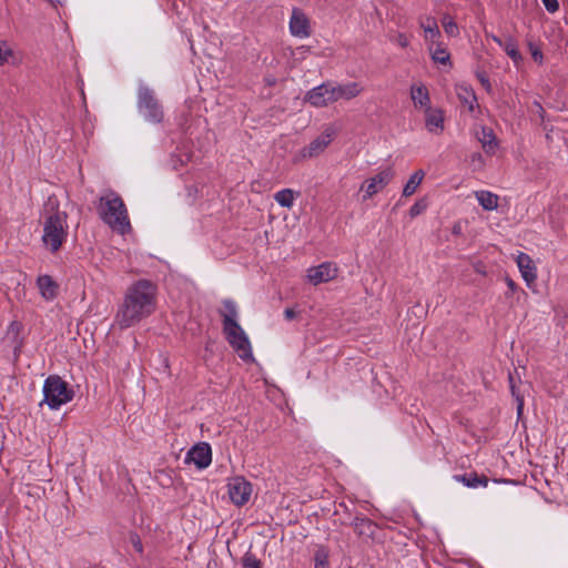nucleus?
I'll return each instance as SVG.
<instances>
[{"label": "nucleus", "instance_id": "3", "mask_svg": "<svg viewBox=\"0 0 568 568\" xmlns=\"http://www.w3.org/2000/svg\"><path fill=\"white\" fill-rule=\"evenodd\" d=\"M219 313L223 321V333L229 344L237 353L240 358L243 361H252L253 353L251 342L245 331L239 324L236 303L232 300H224L223 308L220 310Z\"/></svg>", "mask_w": 568, "mask_h": 568}, {"label": "nucleus", "instance_id": "26", "mask_svg": "<svg viewBox=\"0 0 568 568\" xmlns=\"http://www.w3.org/2000/svg\"><path fill=\"white\" fill-rule=\"evenodd\" d=\"M424 176L425 172L423 170H417L415 173H413L408 179L407 183L404 185L403 195H413L416 192L417 187L420 185L422 181L424 180Z\"/></svg>", "mask_w": 568, "mask_h": 568}, {"label": "nucleus", "instance_id": "13", "mask_svg": "<svg viewBox=\"0 0 568 568\" xmlns=\"http://www.w3.org/2000/svg\"><path fill=\"white\" fill-rule=\"evenodd\" d=\"M290 32L293 37L305 39L311 36V23L307 16L298 8L292 10Z\"/></svg>", "mask_w": 568, "mask_h": 568}, {"label": "nucleus", "instance_id": "15", "mask_svg": "<svg viewBox=\"0 0 568 568\" xmlns=\"http://www.w3.org/2000/svg\"><path fill=\"white\" fill-rule=\"evenodd\" d=\"M517 266L521 276L528 286H531L537 280V268L531 257L526 253H519L516 257Z\"/></svg>", "mask_w": 568, "mask_h": 568}, {"label": "nucleus", "instance_id": "18", "mask_svg": "<svg viewBox=\"0 0 568 568\" xmlns=\"http://www.w3.org/2000/svg\"><path fill=\"white\" fill-rule=\"evenodd\" d=\"M410 99L415 108H419L423 111L432 108V101L428 89L423 83H414L410 87Z\"/></svg>", "mask_w": 568, "mask_h": 568}, {"label": "nucleus", "instance_id": "19", "mask_svg": "<svg viewBox=\"0 0 568 568\" xmlns=\"http://www.w3.org/2000/svg\"><path fill=\"white\" fill-rule=\"evenodd\" d=\"M425 112V126L430 133H440L444 130V113L440 109L429 108Z\"/></svg>", "mask_w": 568, "mask_h": 568}, {"label": "nucleus", "instance_id": "14", "mask_svg": "<svg viewBox=\"0 0 568 568\" xmlns=\"http://www.w3.org/2000/svg\"><path fill=\"white\" fill-rule=\"evenodd\" d=\"M41 297L47 302L55 300L60 293V285L48 274L39 275L36 281Z\"/></svg>", "mask_w": 568, "mask_h": 568}, {"label": "nucleus", "instance_id": "37", "mask_svg": "<svg viewBox=\"0 0 568 568\" xmlns=\"http://www.w3.org/2000/svg\"><path fill=\"white\" fill-rule=\"evenodd\" d=\"M541 2L545 6L546 10L550 13H555L559 9L558 0H541Z\"/></svg>", "mask_w": 568, "mask_h": 568}, {"label": "nucleus", "instance_id": "27", "mask_svg": "<svg viewBox=\"0 0 568 568\" xmlns=\"http://www.w3.org/2000/svg\"><path fill=\"white\" fill-rule=\"evenodd\" d=\"M298 194H296L291 189H283L274 194V200L276 203L283 207L291 209L294 204L295 197Z\"/></svg>", "mask_w": 568, "mask_h": 568}, {"label": "nucleus", "instance_id": "10", "mask_svg": "<svg viewBox=\"0 0 568 568\" xmlns=\"http://www.w3.org/2000/svg\"><path fill=\"white\" fill-rule=\"evenodd\" d=\"M338 268L334 263L325 262L307 270V280L313 285H318L334 280Z\"/></svg>", "mask_w": 568, "mask_h": 568}, {"label": "nucleus", "instance_id": "28", "mask_svg": "<svg viewBox=\"0 0 568 568\" xmlns=\"http://www.w3.org/2000/svg\"><path fill=\"white\" fill-rule=\"evenodd\" d=\"M442 26L448 37H458L459 28L449 14H444L442 18Z\"/></svg>", "mask_w": 568, "mask_h": 568}, {"label": "nucleus", "instance_id": "2", "mask_svg": "<svg viewBox=\"0 0 568 568\" xmlns=\"http://www.w3.org/2000/svg\"><path fill=\"white\" fill-rule=\"evenodd\" d=\"M43 234L42 242L51 252H58L68 239V213L60 210L55 195L48 197L43 205Z\"/></svg>", "mask_w": 568, "mask_h": 568}, {"label": "nucleus", "instance_id": "30", "mask_svg": "<svg viewBox=\"0 0 568 568\" xmlns=\"http://www.w3.org/2000/svg\"><path fill=\"white\" fill-rule=\"evenodd\" d=\"M509 384H510L511 395L515 397V400L517 403V413H518V415H521L523 408H524V396L517 389L511 374H509Z\"/></svg>", "mask_w": 568, "mask_h": 568}, {"label": "nucleus", "instance_id": "16", "mask_svg": "<svg viewBox=\"0 0 568 568\" xmlns=\"http://www.w3.org/2000/svg\"><path fill=\"white\" fill-rule=\"evenodd\" d=\"M335 101L351 100L363 92V87L358 82L336 83L333 82Z\"/></svg>", "mask_w": 568, "mask_h": 568}, {"label": "nucleus", "instance_id": "35", "mask_svg": "<svg viewBox=\"0 0 568 568\" xmlns=\"http://www.w3.org/2000/svg\"><path fill=\"white\" fill-rule=\"evenodd\" d=\"M425 210H426V203H424L423 201H418L414 205L410 206L409 215L412 217H416L419 214H422Z\"/></svg>", "mask_w": 568, "mask_h": 568}, {"label": "nucleus", "instance_id": "24", "mask_svg": "<svg viewBox=\"0 0 568 568\" xmlns=\"http://www.w3.org/2000/svg\"><path fill=\"white\" fill-rule=\"evenodd\" d=\"M475 197L484 210L493 211L498 207V196L489 191H476Z\"/></svg>", "mask_w": 568, "mask_h": 568}, {"label": "nucleus", "instance_id": "4", "mask_svg": "<svg viewBox=\"0 0 568 568\" xmlns=\"http://www.w3.org/2000/svg\"><path fill=\"white\" fill-rule=\"evenodd\" d=\"M97 210L100 219L112 230L120 234L130 232L128 211L119 194L108 191L99 199Z\"/></svg>", "mask_w": 568, "mask_h": 568}, {"label": "nucleus", "instance_id": "41", "mask_svg": "<svg viewBox=\"0 0 568 568\" xmlns=\"http://www.w3.org/2000/svg\"><path fill=\"white\" fill-rule=\"evenodd\" d=\"M507 283H508V286H509L511 290H514L515 283H514L511 280H509Z\"/></svg>", "mask_w": 568, "mask_h": 568}, {"label": "nucleus", "instance_id": "38", "mask_svg": "<svg viewBox=\"0 0 568 568\" xmlns=\"http://www.w3.org/2000/svg\"><path fill=\"white\" fill-rule=\"evenodd\" d=\"M393 41L400 48H406L409 44L408 38L404 33H398Z\"/></svg>", "mask_w": 568, "mask_h": 568}, {"label": "nucleus", "instance_id": "33", "mask_svg": "<svg viewBox=\"0 0 568 568\" xmlns=\"http://www.w3.org/2000/svg\"><path fill=\"white\" fill-rule=\"evenodd\" d=\"M418 24L423 30L429 29V28L432 29V28H435L438 26L436 19L432 16L419 17Z\"/></svg>", "mask_w": 568, "mask_h": 568}, {"label": "nucleus", "instance_id": "25", "mask_svg": "<svg viewBox=\"0 0 568 568\" xmlns=\"http://www.w3.org/2000/svg\"><path fill=\"white\" fill-rule=\"evenodd\" d=\"M428 50L435 63L448 64L450 62V54L442 42L435 45H429Z\"/></svg>", "mask_w": 568, "mask_h": 568}, {"label": "nucleus", "instance_id": "9", "mask_svg": "<svg viewBox=\"0 0 568 568\" xmlns=\"http://www.w3.org/2000/svg\"><path fill=\"white\" fill-rule=\"evenodd\" d=\"M394 174L395 173L392 168H386L373 178L366 180V182L361 186V190L365 191L364 199H371L382 191L393 180Z\"/></svg>", "mask_w": 568, "mask_h": 568}, {"label": "nucleus", "instance_id": "39", "mask_svg": "<svg viewBox=\"0 0 568 568\" xmlns=\"http://www.w3.org/2000/svg\"><path fill=\"white\" fill-rule=\"evenodd\" d=\"M132 544H133V547L135 548V550L138 552H142L143 551L142 542H141V540H140V538L138 536L132 537Z\"/></svg>", "mask_w": 568, "mask_h": 568}, {"label": "nucleus", "instance_id": "43", "mask_svg": "<svg viewBox=\"0 0 568 568\" xmlns=\"http://www.w3.org/2000/svg\"><path fill=\"white\" fill-rule=\"evenodd\" d=\"M48 1H49V2H51V3H54V2H57L58 0H48Z\"/></svg>", "mask_w": 568, "mask_h": 568}, {"label": "nucleus", "instance_id": "8", "mask_svg": "<svg viewBox=\"0 0 568 568\" xmlns=\"http://www.w3.org/2000/svg\"><path fill=\"white\" fill-rule=\"evenodd\" d=\"M304 101L314 108H325L335 103L333 82H324L306 92Z\"/></svg>", "mask_w": 568, "mask_h": 568}, {"label": "nucleus", "instance_id": "23", "mask_svg": "<svg viewBox=\"0 0 568 568\" xmlns=\"http://www.w3.org/2000/svg\"><path fill=\"white\" fill-rule=\"evenodd\" d=\"M478 140L487 154H495L498 148V142L491 129L481 128L478 133Z\"/></svg>", "mask_w": 568, "mask_h": 568}, {"label": "nucleus", "instance_id": "20", "mask_svg": "<svg viewBox=\"0 0 568 568\" xmlns=\"http://www.w3.org/2000/svg\"><path fill=\"white\" fill-rule=\"evenodd\" d=\"M455 91L460 103L467 106L469 112H474L478 104L473 88L466 83H460L456 85Z\"/></svg>", "mask_w": 568, "mask_h": 568}, {"label": "nucleus", "instance_id": "32", "mask_svg": "<svg viewBox=\"0 0 568 568\" xmlns=\"http://www.w3.org/2000/svg\"><path fill=\"white\" fill-rule=\"evenodd\" d=\"M243 568H262V564L255 555L246 552L243 557Z\"/></svg>", "mask_w": 568, "mask_h": 568}, {"label": "nucleus", "instance_id": "17", "mask_svg": "<svg viewBox=\"0 0 568 568\" xmlns=\"http://www.w3.org/2000/svg\"><path fill=\"white\" fill-rule=\"evenodd\" d=\"M23 57L20 51L6 40H0V67L10 64L17 67L22 63Z\"/></svg>", "mask_w": 568, "mask_h": 568}, {"label": "nucleus", "instance_id": "34", "mask_svg": "<svg viewBox=\"0 0 568 568\" xmlns=\"http://www.w3.org/2000/svg\"><path fill=\"white\" fill-rule=\"evenodd\" d=\"M476 78L478 79V81L480 82V84L484 87V89L487 92L491 91V83H490L489 78H488V75H487V73L485 71L477 70L476 71Z\"/></svg>", "mask_w": 568, "mask_h": 568}, {"label": "nucleus", "instance_id": "31", "mask_svg": "<svg viewBox=\"0 0 568 568\" xmlns=\"http://www.w3.org/2000/svg\"><path fill=\"white\" fill-rule=\"evenodd\" d=\"M424 31V38H425V41L427 43V45H435L437 43H440L439 42V38H440V30L437 27L435 28H429V29H425L423 30Z\"/></svg>", "mask_w": 568, "mask_h": 568}, {"label": "nucleus", "instance_id": "36", "mask_svg": "<svg viewBox=\"0 0 568 568\" xmlns=\"http://www.w3.org/2000/svg\"><path fill=\"white\" fill-rule=\"evenodd\" d=\"M529 49H530V53H531L532 59L536 62L541 63L542 59H544V54L540 51V49L538 47H536L535 44H532V43H529Z\"/></svg>", "mask_w": 568, "mask_h": 568}, {"label": "nucleus", "instance_id": "6", "mask_svg": "<svg viewBox=\"0 0 568 568\" xmlns=\"http://www.w3.org/2000/svg\"><path fill=\"white\" fill-rule=\"evenodd\" d=\"M136 108L139 114L153 124H159L164 119V111L156 98L154 90L145 84H140L136 93Z\"/></svg>", "mask_w": 568, "mask_h": 568}, {"label": "nucleus", "instance_id": "12", "mask_svg": "<svg viewBox=\"0 0 568 568\" xmlns=\"http://www.w3.org/2000/svg\"><path fill=\"white\" fill-rule=\"evenodd\" d=\"M335 135V131L332 128L325 129V131L314 139L308 145L301 150V156L306 158H315L323 153L325 149L331 144Z\"/></svg>", "mask_w": 568, "mask_h": 568}, {"label": "nucleus", "instance_id": "40", "mask_svg": "<svg viewBox=\"0 0 568 568\" xmlns=\"http://www.w3.org/2000/svg\"><path fill=\"white\" fill-rule=\"evenodd\" d=\"M284 317L287 321H292L293 318L296 317V312L293 308H286L284 311Z\"/></svg>", "mask_w": 568, "mask_h": 568}, {"label": "nucleus", "instance_id": "29", "mask_svg": "<svg viewBox=\"0 0 568 568\" xmlns=\"http://www.w3.org/2000/svg\"><path fill=\"white\" fill-rule=\"evenodd\" d=\"M314 568H329L328 550L325 547H318L314 555Z\"/></svg>", "mask_w": 568, "mask_h": 568}, {"label": "nucleus", "instance_id": "11", "mask_svg": "<svg viewBox=\"0 0 568 568\" xmlns=\"http://www.w3.org/2000/svg\"><path fill=\"white\" fill-rule=\"evenodd\" d=\"M186 464H194L199 469H204L212 463V449L207 443H199L186 454Z\"/></svg>", "mask_w": 568, "mask_h": 568}, {"label": "nucleus", "instance_id": "22", "mask_svg": "<svg viewBox=\"0 0 568 568\" xmlns=\"http://www.w3.org/2000/svg\"><path fill=\"white\" fill-rule=\"evenodd\" d=\"M454 479L469 488L487 487L488 485V478L485 475H478L477 473L455 475Z\"/></svg>", "mask_w": 568, "mask_h": 568}, {"label": "nucleus", "instance_id": "21", "mask_svg": "<svg viewBox=\"0 0 568 568\" xmlns=\"http://www.w3.org/2000/svg\"><path fill=\"white\" fill-rule=\"evenodd\" d=\"M491 39L506 52L515 64H519L523 61V57L518 50V44L514 38L508 37L504 41L497 36H491Z\"/></svg>", "mask_w": 568, "mask_h": 568}, {"label": "nucleus", "instance_id": "5", "mask_svg": "<svg viewBox=\"0 0 568 568\" xmlns=\"http://www.w3.org/2000/svg\"><path fill=\"white\" fill-rule=\"evenodd\" d=\"M43 400L42 404L49 406L50 409H59L62 405L71 402L74 392L69 384L59 375H50L43 383Z\"/></svg>", "mask_w": 568, "mask_h": 568}, {"label": "nucleus", "instance_id": "7", "mask_svg": "<svg viewBox=\"0 0 568 568\" xmlns=\"http://www.w3.org/2000/svg\"><path fill=\"white\" fill-rule=\"evenodd\" d=\"M252 484L243 476H234L227 481V494L235 506H244L251 499Z\"/></svg>", "mask_w": 568, "mask_h": 568}, {"label": "nucleus", "instance_id": "1", "mask_svg": "<svg viewBox=\"0 0 568 568\" xmlns=\"http://www.w3.org/2000/svg\"><path fill=\"white\" fill-rule=\"evenodd\" d=\"M156 308V285L149 280H139L125 292L114 325L120 329L132 327L149 317Z\"/></svg>", "mask_w": 568, "mask_h": 568}, {"label": "nucleus", "instance_id": "42", "mask_svg": "<svg viewBox=\"0 0 568 568\" xmlns=\"http://www.w3.org/2000/svg\"><path fill=\"white\" fill-rule=\"evenodd\" d=\"M356 521H358V518H356ZM359 521H361L362 524H369V521H367L366 519H359Z\"/></svg>", "mask_w": 568, "mask_h": 568}]
</instances>
